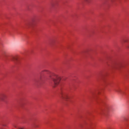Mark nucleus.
Here are the masks:
<instances>
[{"label": "nucleus", "instance_id": "nucleus-1", "mask_svg": "<svg viewBox=\"0 0 129 129\" xmlns=\"http://www.w3.org/2000/svg\"><path fill=\"white\" fill-rule=\"evenodd\" d=\"M42 73H44V74H47L49 76L48 79H52L55 85H58L61 81V77L59 75L55 74L54 73H51L49 71H43Z\"/></svg>", "mask_w": 129, "mask_h": 129}, {"label": "nucleus", "instance_id": "nucleus-3", "mask_svg": "<svg viewBox=\"0 0 129 129\" xmlns=\"http://www.w3.org/2000/svg\"><path fill=\"white\" fill-rule=\"evenodd\" d=\"M1 100H4V99H1Z\"/></svg>", "mask_w": 129, "mask_h": 129}, {"label": "nucleus", "instance_id": "nucleus-2", "mask_svg": "<svg viewBox=\"0 0 129 129\" xmlns=\"http://www.w3.org/2000/svg\"><path fill=\"white\" fill-rule=\"evenodd\" d=\"M61 97L63 99H69V98H70L69 95H68V94H67V93L62 94Z\"/></svg>", "mask_w": 129, "mask_h": 129}]
</instances>
